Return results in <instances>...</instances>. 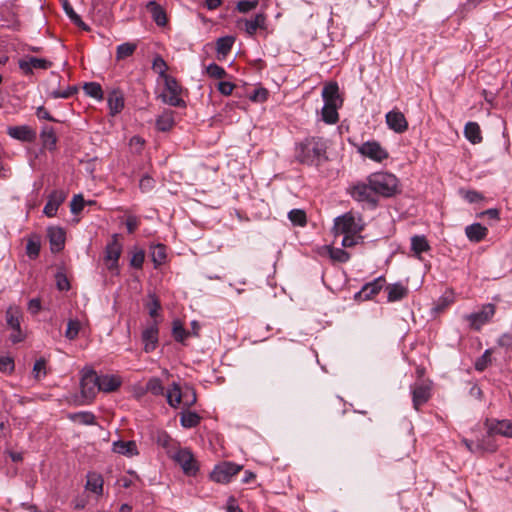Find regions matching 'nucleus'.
<instances>
[{
    "mask_svg": "<svg viewBox=\"0 0 512 512\" xmlns=\"http://www.w3.org/2000/svg\"><path fill=\"white\" fill-rule=\"evenodd\" d=\"M295 159L304 165L319 166L328 159L327 141L322 137H308L297 144Z\"/></svg>",
    "mask_w": 512,
    "mask_h": 512,
    "instance_id": "f257e3e1",
    "label": "nucleus"
},
{
    "mask_svg": "<svg viewBox=\"0 0 512 512\" xmlns=\"http://www.w3.org/2000/svg\"><path fill=\"white\" fill-rule=\"evenodd\" d=\"M367 181L372 186L375 195L391 197L397 192L398 179L391 173H373L367 178Z\"/></svg>",
    "mask_w": 512,
    "mask_h": 512,
    "instance_id": "f03ea898",
    "label": "nucleus"
},
{
    "mask_svg": "<svg viewBox=\"0 0 512 512\" xmlns=\"http://www.w3.org/2000/svg\"><path fill=\"white\" fill-rule=\"evenodd\" d=\"M496 313V306L492 303L485 304L478 312L466 314L463 319L469 323L471 330L480 331L481 328L488 324Z\"/></svg>",
    "mask_w": 512,
    "mask_h": 512,
    "instance_id": "7ed1b4c3",
    "label": "nucleus"
},
{
    "mask_svg": "<svg viewBox=\"0 0 512 512\" xmlns=\"http://www.w3.org/2000/svg\"><path fill=\"white\" fill-rule=\"evenodd\" d=\"M165 88L160 94L161 100L170 106L182 107L185 105L184 100L180 97L181 87L177 80L170 76L164 79Z\"/></svg>",
    "mask_w": 512,
    "mask_h": 512,
    "instance_id": "20e7f679",
    "label": "nucleus"
},
{
    "mask_svg": "<svg viewBox=\"0 0 512 512\" xmlns=\"http://www.w3.org/2000/svg\"><path fill=\"white\" fill-rule=\"evenodd\" d=\"M242 469L241 465L233 462H222L216 465L210 474L213 481L217 483H228Z\"/></svg>",
    "mask_w": 512,
    "mask_h": 512,
    "instance_id": "39448f33",
    "label": "nucleus"
},
{
    "mask_svg": "<svg viewBox=\"0 0 512 512\" xmlns=\"http://www.w3.org/2000/svg\"><path fill=\"white\" fill-rule=\"evenodd\" d=\"M350 194L352 198L358 202H366L372 207L377 205L378 200L368 181L367 183H357L354 185L350 190Z\"/></svg>",
    "mask_w": 512,
    "mask_h": 512,
    "instance_id": "423d86ee",
    "label": "nucleus"
},
{
    "mask_svg": "<svg viewBox=\"0 0 512 512\" xmlns=\"http://www.w3.org/2000/svg\"><path fill=\"white\" fill-rule=\"evenodd\" d=\"M122 252V244L118 241V235L114 234L111 241L106 245L104 261L109 270L118 268V260Z\"/></svg>",
    "mask_w": 512,
    "mask_h": 512,
    "instance_id": "0eeeda50",
    "label": "nucleus"
},
{
    "mask_svg": "<svg viewBox=\"0 0 512 512\" xmlns=\"http://www.w3.org/2000/svg\"><path fill=\"white\" fill-rule=\"evenodd\" d=\"M358 152L376 162H382L389 157L388 152L377 141L364 142L359 148Z\"/></svg>",
    "mask_w": 512,
    "mask_h": 512,
    "instance_id": "6e6552de",
    "label": "nucleus"
},
{
    "mask_svg": "<svg viewBox=\"0 0 512 512\" xmlns=\"http://www.w3.org/2000/svg\"><path fill=\"white\" fill-rule=\"evenodd\" d=\"M333 229L335 234H357L361 230L351 213L337 217Z\"/></svg>",
    "mask_w": 512,
    "mask_h": 512,
    "instance_id": "1a4fd4ad",
    "label": "nucleus"
},
{
    "mask_svg": "<svg viewBox=\"0 0 512 512\" xmlns=\"http://www.w3.org/2000/svg\"><path fill=\"white\" fill-rule=\"evenodd\" d=\"M431 384L426 382L415 383L411 386L412 403L415 410L427 403L431 398Z\"/></svg>",
    "mask_w": 512,
    "mask_h": 512,
    "instance_id": "9d476101",
    "label": "nucleus"
},
{
    "mask_svg": "<svg viewBox=\"0 0 512 512\" xmlns=\"http://www.w3.org/2000/svg\"><path fill=\"white\" fill-rule=\"evenodd\" d=\"M385 284V278L380 276L371 282L366 283L360 291L355 293L354 299L356 301H367L377 295Z\"/></svg>",
    "mask_w": 512,
    "mask_h": 512,
    "instance_id": "9b49d317",
    "label": "nucleus"
},
{
    "mask_svg": "<svg viewBox=\"0 0 512 512\" xmlns=\"http://www.w3.org/2000/svg\"><path fill=\"white\" fill-rule=\"evenodd\" d=\"M175 461L187 475H195L198 471L197 461L188 449H180L174 456Z\"/></svg>",
    "mask_w": 512,
    "mask_h": 512,
    "instance_id": "f8f14e48",
    "label": "nucleus"
},
{
    "mask_svg": "<svg viewBox=\"0 0 512 512\" xmlns=\"http://www.w3.org/2000/svg\"><path fill=\"white\" fill-rule=\"evenodd\" d=\"M81 393L85 399H93L98 391V375L90 370L83 374L80 382Z\"/></svg>",
    "mask_w": 512,
    "mask_h": 512,
    "instance_id": "ddd939ff",
    "label": "nucleus"
},
{
    "mask_svg": "<svg viewBox=\"0 0 512 512\" xmlns=\"http://www.w3.org/2000/svg\"><path fill=\"white\" fill-rule=\"evenodd\" d=\"M385 120L388 128L395 133L402 134L408 129V122L404 114L397 109L389 111Z\"/></svg>",
    "mask_w": 512,
    "mask_h": 512,
    "instance_id": "4468645a",
    "label": "nucleus"
},
{
    "mask_svg": "<svg viewBox=\"0 0 512 512\" xmlns=\"http://www.w3.org/2000/svg\"><path fill=\"white\" fill-rule=\"evenodd\" d=\"M18 66L28 76L33 74V69H49L52 66V62L44 58L28 57L27 59H20Z\"/></svg>",
    "mask_w": 512,
    "mask_h": 512,
    "instance_id": "2eb2a0df",
    "label": "nucleus"
},
{
    "mask_svg": "<svg viewBox=\"0 0 512 512\" xmlns=\"http://www.w3.org/2000/svg\"><path fill=\"white\" fill-rule=\"evenodd\" d=\"M159 329L157 322L149 324L143 331L141 335L142 342L144 344V350L146 353L152 352L155 350L158 343Z\"/></svg>",
    "mask_w": 512,
    "mask_h": 512,
    "instance_id": "dca6fc26",
    "label": "nucleus"
},
{
    "mask_svg": "<svg viewBox=\"0 0 512 512\" xmlns=\"http://www.w3.org/2000/svg\"><path fill=\"white\" fill-rule=\"evenodd\" d=\"M66 192L63 190H53L49 196L46 205L44 206L43 213L47 217H54L57 214L59 206L66 199Z\"/></svg>",
    "mask_w": 512,
    "mask_h": 512,
    "instance_id": "f3484780",
    "label": "nucleus"
},
{
    "mask_svg": "<svg viewBox=\"0 0 512 512\" xmlns=\"http://www.w3.org/2000/svg\"><path fill=\"white\" fill-rule=\"evenodd\" d=\"M47 235L53 253L60 252L65 245V231L61 227H49Z\"/></svg>",
    "mask_w": 512,
    "mask_h": 512,
    "instance_id": "a211bd4d",
    "label": "nucleus"
},
{
    "mask_svg": "<svg viewBox=\"0 0 512 512\" xmlns=\"http://www.w3.org/2000/svg\"><path fill=\"white\" fill-rule=\"evenodd\" d=\"M7 133L10 137L23 142H32L36 138V132L27 125L10 126Z\"/></svg>",
    "mask_w": 512,
    "mask_h": 512,
    "instance_id": "6ab92c4d",
    "label": "nucleus"
},
{
    "mask_svg": "<svg viewBox=\"0 0 512 512\" xmlns=\"http://www.w3.org/2000/svg\"><path fill=\"white\" fill-rule=\"evenodd\" d=\"M112 450H113V452H115L117 454L124 455L127 457H133V456L138 455V453H139L138 449H137L136 442L133 440H131V441H123V440L115 441V442H113Z\"/></svg>",
    "mask_w": 512,
    "mask_h": 512,
    "instance_id": "aec40b11",
    "label": "nucleus"
},
{
    "mask_svg": "<svg viewBox=\"0 0 512 512\" xmlns=\"http://www.w3.org/2000/svg\"><path fill=\"white\" fill-rule=\"evenodd\" d=\"M121 385V380L115 375L98 376V391L113 392Z\"/></svg>",
    "mask_w": 512,
    "mask_h": 512,
    "instance_id": "412c9836",
    "label": "nucleus"
},
{
    "mask_svg": "<svg viewBox=\"0 0 512 512\" xmlns=\"http://www.w3.org/2000/svg\"><path fill=\"white\" fill-rule=\"evenodd\" d=\"M147 10L150 12L153 21L158 26H165L167 23V16L165 10L156 1H149L146 4Z\"/></svg>",
    "mask_w": 512,
    "mask_h": 512,
    "instance_id": "4be33fe9",
    "label": "nucleus"
},
{
    "mask_svg": "<svg viewBox=\"0 0 512 512\" xmlns=\"http://www.w3.org/2000/svg\"><path fill=\"white\" fill-rule=\"evenodd\" d=\"M386 291L388 302L400 301L408 295V288L401 283L388 285Z\"/></svg>",
    "mask_w": 512,
    "mask_h": 512,
    "instance_id": "5701e85b",
    "label": "nucleus"
},
{
    "mask_svg": "<svg viewBox=\"0 0 512 512\" xmlns=\"http://www.w3.org/2000/svg\"><path fill=\"white\" fill-rule=\"evenodd\" d=\"M488 233V229L480 223H473L465 228L467 238L472 242L482 241Z\"/></svg>",
    "mask_w": 512,
    "mask_h": 512,
    "instance_id": "b1692460",
    "label": "nucleus"
},
{
    "mask_svg": "<svg viewBox=\"0 0 512 512\" xmlns=\"http://www.w3.org/2000/svg\"><path fill=\"white\" fill-rule=\"evenodd\" d=\"M104 480L101 474L97 472H89L87 474L86 489L97 494H103Z\"/></svg>",
    "mask_w": 512,
    "mask_h": 512,
    "instance_id": "393cba45",
    "label": "nucleus"
},
{
    "mask_svg": "<svg viewBox=\"0 0 512 512\" xmlns=\"http://www.w3.org/2000/svg\"><path fill=\"white\" fill-rule=\"evenodd\" d=\"M107 101L112 115L119 113L124 107L123 95L118 90H113L109 94Z\"/></svg>",
    "mask_w": 512,
    "mask_h": 512,
    "instance_id": "a878e982",
    "label": "nucleus"
},
{
    "mask_svg": "<svg viewBox=\"0 0 512 512\" xmlns=\"http://www.w3.org/2000/svg\"><path fill=\"white\" fill-rule=\"evenodd\" d=\"M489 433L512 438V420L497 421L495 425L489 428Z\"/></svg>",
    "mask_w": 512,
    "mask_h": 512,
    "instance_id": "bb28decb",
    "label": "nucleus"
},
{
    "mask_svg": "<svg viewBox=\"0 0 512 512\" xmlns=\"http://www.w3.org/2000/svg\"><path fill=\"white\" fill-rule=\"evenodd\" d=\"M464 135L472 144L482 141L480 126L476 122H468L464 127Z\"/></svg>",
    "mask_w": 512,
    "mask_h": 512,
    "instance_id": "cd10ccee",
    "label": "nucleus"
},
{
    "mask_svg": "<svg viewBox=\"0 0 512 512\" xmlns=\"http://www.w3.org/2000/svg\"><path fill=\"white\" fill-rule=\"evenodd\" d=\"M324 105H337L339 101L338 86L336 83L326 85L322 90Z\"/></svg>",
    "mask_w": 512,
    "mask_h": 512,
    "instance_id": "c85d7f7f",
    "label": "nucleus"
},
{
    "mask_svg": "<svg viewBox=\"0 0 512 512\" xmlns=\"http://www.w3.org/2000/svg\"><path fill=\"white\" fill-rule=\"evenodd\" d=\"M266 17L263 13H258L253 19L245 20V31L249 35H254L257 29L265 28Z\"/></svg>",
    "mask_w": 512,
    "mask_h": 512,
    "instance_id": "c756f323",
    "label": "nucleus"
},
{
    "mask_svg": "<svg viewBox=\"0 0 512 512\" xmlns=\"http://www.w3.org/2000/svg\"><path fill=\"white\" fill-rule=\"evenodd\" d=\"M184 395L185 394H183L180 385L176 382H173L167 393V402L170 406L177 407L180 403H182V398Z\"/></svg>",
    "mask_w": 512,
    "mask_h": 512,
    "instance_id": "7c9ffc66",
    "label": "nucleus"
},
{
    "mask_svg": "<svg viewBox=\"0 0 512 512\" xmlns=\"http://www.w3.org/2000/svg\"><path fill=\"white\" fill-rule=\"evenodd\" d=\"M151 258L155 267H159L166 261V246L163 244H156L150 247Z\"/></svg>",
    "mask_w": 512,
    "mask_h": 512,
    "instance_id": "2f4dec72",
    "label": "nucleus"
},
{
    "mask_svg": "<svg viewBox=\"0 0 512 512\" xmlns=\"http://www.w3.org/2000/svg\"><path fill=\"white\" fill-rule=\"evenodd\" d=\"M62 6L72 23L82 28L83 30H89V27L82 21L81 17L74 11L68 0H62Z\"/></svg>",
    "mask_w": 512,
    "mask_h": 512,
    "instance_id": "473e14b6",
    "label": "nucleus"
},
{
    "mask_svg": "<svg viewBox=\"0 0 512 512\" xmlns=\"http://www.w3.org/2000/svg\"><path fill=\"white\" fill-rule=\"evenodd\" d=\"M201 421V417L198 413L193 411H183L180 414V423L184 428H194Z\"/></svg>",
    "mask_w": 512,
    "mask_h": 512,
    "instance_id": "72a5a7b5",
    "label": "nucleus"
},
{
    "mask_svg": "<svg viewBox=\"0 0 512 512\" xmlns=\"http://www.w3.org/2000/svg\"><path fill=\"white\" fill-rule=\"evenodd\" d=\"M411 249L416 255L430 250V245L424 235H414L411 238Z\"/></svg>",
    "mask_w": 512,
    "mask_h": 512,
    "instance_id": "f704fd0d",
    "label": "nucleus"
},
{
    "mask_svg": "<svg viewBox=\"0 0 512 512\" xmlns=\"http://www.w3.org/2000/svg\"><path fill=\"white\" fill-rule=\"evenodd\" d=\"M174 126V118L173 113L171 111L163 112L156 119V127L159 131L166 132L169 131Z\"/></svg>",
    "mask_w": 512,
    "mask_h": 512,
    "instance_id": "c9c22d12",
    "label": "nucleus"
},
{
    "mask_svg": "<svg viewBox=\"0 0 512 512\" xmlns=\"http://www.w3.org/2000/svg\"><path fill=\"white\" fill-rule=\"evenodd\" d=\"M235 38L233 36L220 37L216 41V51L220 56L225 57L232 49Z\"/></svg>",
    "mask_w": 512,
    "mask_h": 512,
    "instance_id": "e433bc0d",
    "label": "nucleus"
},
{
    "mask_svg": "<svg viewBox=\"0 0 512 512\" xmlns=\"http://www.w3.org/2000/svg\"><path fill=\"white\" fill-rule=\"evenodd\" d=\"M41 139L46 148H48L49 150L55 149L56 143H57V137H56L53 127H48V126L44 127L41 132Z\"/></svg>",
    "mask_w": 512,
    "mask_h": 512,
    "instance_id": "4c0bfd02",
    "label": "nucleus"
},
{
    "mask_svg": "<svg viewBox=\"0 0 512 512\" xmlns=\"http://www.w3.org/2000/svg\"><path fill=\"white\" fill-rule=\"evenodd\" d=\"M337 105H324L322 108V119L327 124H335L339 120Z\"/></svg>",
    "mask_w": 512,
    "mask_h": 512,
    "instance_id": "58836bf2",
    "label": "nucleus"
},
{
    "mask_svg": "<svg viewBox=\"0 0 512 512\" xmlns=\"http://www.w3.org/2000/svg\"><path fill=\"white\" fill-rule=\"evenodd\" d=\"M83 90L84 92L94 98V99H97V100H102L103 99V90H102V87L99 83L97 82H88V83H85L84 86H83Z\"/></svg>",
    "mask_w": 512,
    "mask_h": 512,
    "instance_id": "ea45409f",
    "label": "nucleus"
},
{
    "mask_svg": "<svg viewBox=\"0 0 512 512\" xmlns=\"http://www.w3.org/2000/svg\"><path fill=\"white\" fill-rule=\"evenodd\" d=\"M40 241L37 236L30 237L26 244V253L30 259H36L40 253Z\"/></svg>",
    "mask_w": 512,
    "mask_h": 512,
    "instance_id": "a19ab883",
    "label": "nucleus"
},
{
    "mask_svg": "<svg viewBox=\"0 0 512 512\" xmlns=\"http://www.w3.org/2000/svg\"><path fill=\"white\" fill-rule=\"evenodd\" d=\"M81 329V322L78 319H69L65 331V337L68 340H75Z\"/></svg>",
    "mask_w": 512,
    "mask_h": 512,
    "instance_id": "79ce46f5",
    "label": "nucleus"
},
{
    "mask_svg": "<svg viewBox=\"0 0 512 512\" xmlns=\"http://www.w3.org/2000/svg\"><path fill=\"white\" fill-rule=\"evenodd\" d=\"M172 335L177 342L183 343L184 340L189 336V332L185 330L182 323L179 320L173 321Z\"/></svg>",
    "mask_w": 512,
    "mask_h": 512,
    "instance_id": "37998d69",
    "label": "nucleus"
},
{
    "mask_svg": "<svg viewBox=\"0 0 512 512\" xmlns=\"http://www.w3.org/2000/svg\"><path fill=\"white\" fill-rule=\"evenodd\" d=\"M289 220L293 223V225L297 226H305L306 224V213L302 209H292L288 213Z\"/></svg>",
    "mask_w": 512,
    "mask_h": 512,
    "instance_id": "c03bdc74",
    "label": "nucleus"
},
{
    "mask_svg": "<svg viewBox=\"0 0 512 512\" xmlns=\"http://www.w3.org/2000/svg\"><path fill=\"white\" fill-rule=\"evenodd\" d=\"M71 419L84 425H92L96 421L95 415L91 412L75 413Z\"/></svg>",
    "mask_w": 512,
    "mask_h": 512,
    "instance_id": "a18cd8bd",
    "label": "nucleus"
},
{
    "mask_svg": "<svg viewBox=\"0 0 512 512\" xmlns=\"http://www.w3.org/2000/svg\"><path fill=\"white\" fill-rule=\"evenodd\" d=\"M152 68L163 79H166V77H170V75L166 74L168 66L161 56H157L154 58L153 63H152Z\"/></svg>",
    "mask_w": 512,
    "mask_h": 512,
    "instance_id": "49530a36",
    "label": "nucleus"
},
{
    "mask_svg": "<svg viewBox=\"0 0 512 512\" xmlns=\"http://www.w3.org/2000/svg\"><path fill=\"white\" fill-rule=\"evenodd\" d=\"M329 256L332 260L345 263L350 259V254L342 248H329Z\"/></svg>",
    "mask_w": 512,
    "mask_h": 512,
    "instance_id": "de8ad7c7",
    "label": "nucleus"
},
{
    "mask_svg": "<svg viewBox=\"0 0 512 512\" xmlns=\"http://www.w3.org/2000/svg\"><path fill=\"white\" fill-rule=\"evenodd\" d=\"M491 363V350L487 349L484 353L475 361L474 367L477 371H484Z\"/></svg>",
    "mask_w": 512,
    "mask_h": 512,
    "instance_id": "09e8293b",
    "label": "nucleus"
},
{
    "mask_svg": "<svg viewBox=\"0 0 512 512\" xmlns=\"http://www.w3.org/2000/svg\"><path fill=\"white\" fill-rule=\"evenodd\" d=\"M146 389L148 392L152 393L153 395H161V394H163V391H164L162 382L157 377L149 379V381L146 384Z\"/></svg>",
    "mask_w": 512,
    "mask_h": 512,
    "instance_id": "8fccbe9b",
    "label": "nucleus"
},
{
    "mask_svg": "<svg viewBox=\"0 0 512 512\" xmlns=\"http://www.w3.org/2000/svg\"><path fill=\"white\" fill-rule=\"evenodd\" d=\"M6 321H7V325L12 330H15V329H18L19 327H21L18 311L17 310L13 311V309L11 307L6 311Z\"/></svg>",
    "mask_w": 512,
    "mask_h": 512,
    "instance_id": "3c124183",
    "label": "nucleus"
},
{
    "mask_svg": "<svg viewBox=\"0 0 512 512\" xmlns=\"http://www.w3.org/2000/svg\"><path fill=\"white\" fill-rule=\"evenodd\" d=\"M78 91V88L76 86H69L65 90H53L49 93V96L53 99L63 98L67 99L76 94Z\"/></svg>",
    "mask_w": 512,
    "mask_h": 512,
    "instance_id": "603ef678",
    "label": "nucleus"
},
{
    "mask_svg": "<svg viewBox=\"0 0 512 512\" xmlns=\"http://www.w3.org/2000/svg\"><path fill=\"white\" fill-rule=\"evenodd\" d=\"M206 72L209 77L215 79H221L226 76L225 69L216 63L209 64L206 68Z\"/></svg>",
    "mask_w": 512,
    "mask_h": 512,
    "instance_id": "864d4df0",
    "label": "nucleus"
},
{
    "mask_svg": "<svg viewBox=\"0 0 512 512\" xmlns=\"http://www.w3.org/2000/svg\"><path fill=\"white\" fill-rule=\"evenodd\" d=\"M136 49V45L132 43H123L117 47V58L124 59L131 56Z\"/></svg>",
    "mask_w": 512,
    "mask_h": 512,
    "instance_id": "5fc2aeb1",
    "label": "nucleus"
},
{
    "mask_svg": "<svg viewBox=\"0 0 512 512\" xmlns=\"http://www.w3.org/2000/svg\"><path fill=\"white\" fill-rule=\"evenodd\" d=\"M85 205V200L82 194H76L70 202V210L72 214H79Z\"/></svg>",
    "mask_w": 512,
    "mask_h": 512,
    "instance_id": "6e6d98bb",
    "label": "nucleus"
},
{
    "mask_svg": "<svg viewBox=\"0 0 512 512\" xmlns=\"http://www.w3.org/2000/svg\"><path fill=\"white\" fill-rule=\"evenodd\" d=\"M14 360L8 356H0V371L3 373L11 374L14 371Z\"/></svg>",
    "mask_w": 512,
    "mask_h": 512,
    "instance_id": "4d7b16f0",
    "label": "nucleus"
},
{
    "mask_svg": "<svg viewBox=\"0 0 512 512\" xmlns=\"http://www.w3.org/2000/svg\"><path fill=\"white\" fill-rule=\"evenodd\" d=\"M155 187V180L149 175H144L139 182V188L142 192L147 193Z\"/></svg>",
    "mask_w": 512,
    "mask_h": 512,
    "instance_id": "13d9d810",
    "label": "nucleus"
},
{
    "mask_svg": "<svg viewBox=\"0 0 512 512\" xmlns=\"http://www.w3.org/2000/svg\"><path fill=\"white\" fill-rule=\"evenodd\" d=\"M183 394L185 395L182 398V402L185 406L189 407L196 402V392L192 387H185Z\"/></svg>",
    "mask_w": 512,
    "mask_h": 512,
    "instance_id": "bf43d9fd",
    "label": "nucleus"
},
{
    "mask_svg": "<svg viewBox=\"0 0 512 512\" xmlns=\"http://www.w3.org/2000/svg\"><path fill=\"white\" fill-rule=\"evenodd\" d=\"M492 435L493 434H490L489 431L487 432V435L479 440V442H483L484 443V448H482L480 450V453H483V452H494L496 451L497 449V445L495 444L494 440L492 439Z\"/></svg>",
    "mask_w": 512,
    "mask_h": 512,
    "instance_id": "052dcab7",
    "label": "nucleus"
},
{
    "mask_svg": "<svg viewBox=\"0 0 512 512\" xmlns=\"http://www.w3.org/2000/svg\"><path fill=\"white\" fill-rule=\"evenodd\" d=\"M144 259H145L144 251L138 250L133 253L131 260H130V265L134 268L140 269L143 266Z\"/></svg>",
    "mask_w": 512,
    "mask_h": 512,
    "instance_id": "680f3d73",
    "label": "nucleus"
},
{
    "mask_svg": "<svg viewBox=\"0 0 512 512\" xmlns=\"http://www.w3.org/2000/svg\"><path fill=\"white\" fill-rule=\"evenodd\" d=\"M258 5V1L242 0L237 3V9L241 13H247Z\"/></svg>",
    "mask_w": 512,
    "mask_h": 512,
    "instance_id": "e2e57ef3",
    "label": "nucleus"
},
{
    "mask_svg": "<svg viewBox=\"0 0 512 512\" xmlns=\"http://www.w3.org/2000/svg\"><path fill=\"white\" fill-rule=\"evenodd\" d=\"M148 312L151 317H157L161 308L160 302L156 296H151V301L147 304Z\"/></svg>",
    "mask_w": 512,
    "mask_h": 512,
    "instance_id": "0e129e2a",
    "label": "nucleus"
},
{
    "mask_svg": "<svg viewBox=\"0 0 512 512\" xmlns=\"http://www.w3.org/2000/svg\"><path fill=\"white\" fill-rule=\"evenodd\" d=\"M462 443L465 445V447L471 452V453H480V450L484 448V443L477 441V443H474L471 440H468L466 438L462 439Z\"/></svg>",
    "mask_w": 512,
    "mask_h": 512,
    "instance_id": "69168bd1",
    "label": "nucleus"
},
{
    "mask_svg": "<svg viewBox=\"0 0 512 512\" xmlns=\"http://www.w3.org/2000/svg\"><path fill=\"white\" fill-rule=\"evenodd\" d=\"M268 98V90L265 88L255 89L250 99L255 102H264Z\"/></svg>",
    "mask_w": 512,
    "mask_h": 512,
    "instance_id": "338daca9",
    "label": "nucleus"
},
{
    "mask_svg": "<svg viewBox=\"0 0 512 512\" xmlns=\"http://www.w3.org/2000/svg\"><path fill=\"white\" fill-rule=\"evenodd\" d=\"M56 285L60 291H67L70 288V284L67 277L62 273H57Z\"/></svg>",
    "mask_w": 512,
    "mask_h": 512,
    "instance_id": "774afa93",
    "label": "nucleus"
}]
</instances>
